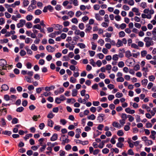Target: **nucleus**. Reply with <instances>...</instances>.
<instances>
[{"mask_svg": "<svg viewBox=\"0 0 156 156\" xmlns=\"http://www.w3.org/2000/svg\"><path fill=\"white\" fill-rule=\"evenodd\" d=\"M75 100L73 98H71L70 99H67V102L68 103H70L71 102L72 103H73L76 102Z\"/></svg>", "mask_w": 156, "mask_h": 156, "instance_id": "nucleus-40", "label": "nucleus"}, {"mask_svg": "<svg viewBox=\"0 0 156 156\" xmlns=\"http://www.w3.org/2000/svg\"><path fill=\"white\" fill-rule=\"evenodd\" d=\"M19 120L16 118H14L12 120V124H15L17 123L18 122Z\"/></svg>", "mask_w": 156, "mask_h": 156, "instance_id": "nucleus-45", "label": "nucleus"}, {"mask_svg": "<svg viewBox=\"0 0 156 156\" xmlns=\"http://www.w3.org/2000/svg\"><path fill=\"white\" fill-rule=\"evenodd\" d=\"M122 42V41L120 39L118 40L117 42L116 43V46L117 47H119L122 46L123 44Z\"/></svg>", "mask_w": 156, "mask_h": 156, "instance_id": "nucleus-13", "label": "nucleus"}, {"mask_svg": "<svg viewBox=\"0 0 156 156\" xmlns=\"http://www.w3.org/2000/svg\"><path fill=\"white\" fill-rule=\"evenodd\" d=\"M25 23V20L23 19L20 20V22L17 24V27L18 28L23 27Z\"/></svg>", "mask_w": 156, "mask_h": 156, "instance_id": "nucleus-3", "label": "nucleus"}, {"mask_svg": "<svg viewBox=\"0 0 156 156\" xmlns=\"http://www.w3.org/2000/svg\"><path fill=\"white\" fill-rule=\"evenodd\" d=\"M79 28L81 30H83L84 28V24L83 23H81L79 24Z\"/></svg>", "mask_w": 156, "mask_h": 156, "instance_id": "nucleus-53", "label": "nucleus"}, {"mask_svg": "<svg viewBox=\"0 0 156 156\" xmlns=\"http://www.w3.org/2000/svg\"><path fill=\"white\" fill-rule=\"evenodd\" d=\"M34 5L30 4V5L27 8L28 11H31V10H33L36 8V6L35 5L33 6Z\"/></svg>", "mask_w": 156, "mask_h": 156, "instance_id": "nucleus-19", "label": "nucleus"}, {"mask_svg": "<svg viewBox=\"0 0 156 156\" xmlns=\"http://www.w3.org/2000/svg\"><path fill=\"white\" fill-rule=\"evenodd\" d=\"M68 136H67V138L65 139H63L62 140V144L63 145H65L66 143H68L70 142V140L67 138Z\"/></svg>", "mask_w": 156, "mask_h": 156, "instance_id": "nucleus-14", "label": "nucleus"}, {"mask_svg": "<svg viewBox=\"0 0 156 156\" xmlns=\"http://www.w3.org/2000/svg\"><path fill=\"white\" fill-rule=\"evenodd\" d=\"M122 96L123 94L122 93L119 92H117L115 95L116 97L117 98H120Z\"/></svg>", "mask_w": 156, "mask_h": 156, "instance_id": "nucleus-54", "label": "nucleus"}, {"mask_svg": "<svg viewBox=\"0 0 156 156\" xmlns=\"http://www.w3.org/2000/svg\"><path fill=\"white\" fill-rule=\"evenodd\" d=\"M58 139V134L56 133H54L52 136L51 137L50 140L51 141H54Z\"/></svg>", "mask_w": 156, "mask_h": 156, "instance_id": "nucleus-10", "label": "nucleus"}, {"mask_svg": "<svg viewBox=\"0 0 156 156\" xmlns=\"http://www.w3.org/2000/svg\"><path fill=\"white\" fill-rule=\"evenodd\" d=\"M140 68V65L139 64H136L134 67V70L136 71L139 70Z\"/></svg>", "mask_w": 156, "mask_h": 156, "instance_id": "nucleus-61", "label": "nucleus"}, {"mask_svg": "<svg viewBox=\"0 0 156 156\" xmlns=\"http://www.w3.org/2000/svg\"><path fill=\"white\" fill-rule=\"evenodd\" d=\"M105 116V115L103 114H99V116L97 118V120L99 121V122H102L104 120L103 117Z\"/></svg>", "mask_w": 156, "mask_h": 156, "instance_id": "nucleus-5", "label": "nucleus"}, {"mask_svg": "<svg viewBox=\"0 0 156 156\" xmlns=\"http://www.w3.org/2000/svg\"><path fill=\"white\" fill-rule=\"evenodd\" d=\"M132 56V54L129 51H127L125 53V56L127 58H129Z\"/></svg>", "mask_w": 156, "mask_h": 156, "instance_id": "nucleus-18", "label": "nucleus"}, {"mask_svg": "<svg viewBox=\"0 0 156 156\" xmlns=\"http://www.w3.org/2000/svg\"><path fill=\"white\" fill-rule=\"evenodd\" d=\"M112 125L113 127L119 129L121 127V125L119 124L118 122L115 121L112 122Z\"/></svg>", "mask_w": 156, "mask_h": 156, "instance_id": "nucleus-4", "label": "nucleus"}, {"mask_svg": "<svg viewBox=\"0 0 156 156\" xmlns=\"http://www.w3.org/2000/svg\"><path fill=\"white\" fill-rule=\"evenodd\" d=\"M2 134L7 135L9 136L12 134V132L10 131L5 130L2 131Z\"/></svg>", "mask_w": 156, "mask_h": 156, "instance_id": "nucleus-17", "label": "nucleus"}, {"mask_svg": "<svg viewBox=\"0 0 156 156\" xmlns=\"http://www.w3.org/2000/svg\"><path fill=\"white\" fill-rule=\"evenodd\" d=\"M132 10L133 12H136L135 14L136 15L140 16V12L138 9L134 7L132 9Z\"/></svg>", "mask_w": 156, "mask_h": 156, "instance_id": "nucleus-7", "label": "nucleus"}, {"mask_svg": "<svg viewBox=\"0 0 156 156\" xmlns=\"http://www.w3.org/2000/svg\"><path fill=\"white\" fill-rule=\"evenodd\" d=\"M86 27L87 28L85 30V32L86 33L90 32L92 28V27L89 24L86 25Z\"/></svg>", "mask_w": 156, "mask_h": 156, "instance_id": "nucleus-8", "label": "nucleus"}, {"mask_svg": "<svg viewBox=\"0 0 156 156\" xmlns=\"http://www.w3.org/2000/svg\"><path fill=\"white\" fill-rule=\"evenodd\" d=\"M77 45L81 48H84L86 47V45L83 43H79L77 44Z\"/></svg>", "mask_w": 156, "mask_h": 156, "instance_id": "nucleus-25", "label": "nucleus"}, {"mask_svg": "<svg viewBox=\"0 0 156 156\" xmlns=\"http://www.w3.org/2000/svg\"><path fill=\"white\" fill-rule=\"evenodd\" d=\"M144 40L145 42V45L147 47H148L151 45H153L154 44V42L152 40V38L150 37H146L144 38Z\"/></svg>", "mask_w": 156, "mask_h": 156, "instance_id": "nucleus-1", "label": "nucleus"}, {"mask_svg": "<svg viewBox=\"0 0 156 156\" xmlns=\"http://www.w3.org/2000/svg\"><path fill=\"white\" fill-rule=\"evenodd\" d=\"M95 18L98 21H101L102 20V18L100 16L99 14L98 13L95 14Z\"/></svg>", "mask_w": 156, "mask_h": 156, "instance_id": "nucleus-15", "label": "nucleus"}, {"mask_svg": "<svg viewBox=\"0 0 156 156\" xmlns=\"http://www.w3.org/2000/svg\"><path fill=\"white\" fill-rule=\"evenodd\" d=\"M54 26H55V28L56 29V30H60L62 28V25H60L59 24H53V27H54Z\"/></svg>", "mask_w": 156, "mask_h": 156, "instance_id": "nucleus-22", "label": "nucleus"}, {"mask_svg": "<svg viewBox=\"0 0 156 156\" xmlns=\"http://www.w3.org/2000/svg\"><path fill=\"white\" fill-rule=\"evenodd\" d=\"M33 28L34 29L36 28L39 30L41 29V26L40 25L37 24L34 25L33 27Z\"/></svg>", "mask_w": 156, "mask_h": 156, "instance_id": "nucleus-57", "label": "nucleus"}, {"mask_svg": "<svg viewBox=\"0 0 156 156\" xmlns=\"http://www.w3.org/2000/svg\"><path fill=\"white\" fill-rule=\"evenodd\" d=\"M128 154L129 155H134V153L131 149L127 151Z\"/></svg>", "mask_w": 156, "mask_h": 156, "instance_id": "nucleus-48", "label": "nucleus"}, {"mask_svg": "<svg viewBox=\"0 0 156 156\" xmlns=\"http://www.w3.org/2000/svg\"><path fill=\"white\" fill-rule=\"evenodd\" d=\"M109 150L107 148H105L102 150V152L104 154H107L109 152Z\"/></svg>", "mask_w": 156, "mask_h": 156, "instance_id": "nucleus-52", "label": "nucleus"}, {"mask_svg": "<svg viewBox=\"0 0 156 156\" xmlns=\"http://www.w3.org/2000/svg\"><path fill=\"white\" fill-rule=\"evenodd\" d=\"M127 142L129 144V146L130 147L133 148V147L134 144L131 142V140L130 139H129L128 140Z\"/></svg>", "mask_w": 156, "mask_h": 156, "instance_id": "nucleus-43", "label": "nucleus"}, {"mask_svg": "<svg viewBox=\"0 0 156 156\" xmlns=\"http://www.w3.org/2000/svg\"><path fill=\"white\" fill-rule=\"evenodd\" d=\"M33 16L30 15H27L26 17V19L28 21L31 20L33 18Z\"/></svg>", "mask_w": 156, "mask_h": 156, "instance_id": "nucleus-44", "label": "nucleus"}, {"mask_svg": "<svg viewBox=\"0 0 156 156\" xmlns=\"http://www.w3.org/2000/svg\"><path fill=\"white\" fill-rule=\"evenodd\" d=\"M116 80L118 82H123L124 81V79L122 77H119L117 78Z\"/></svg>", "mask_w": 156, "mask_h": 156, "instance_id": "nucleus-41", "label": "nucleus"}, {"mask_svg": "<svg viewBox=\"0 0 156 156\" xmlns=\"http://www.w3.org/2000/svg\"><path fill=\"white\" fill-rule=\"evenodd\" d=\"M119 59L118 55L116 54L114 55L112 57V59L115 61H117Z\"/></svg>", "mask_w": 156, "mask_h": 156, "instance_id": "nucleus-50", "label": "nucleus"}, {"mask_svg": "<svg viewBox=\"0 0 156 156\" xmlns=\"http://www.w3.org/2000/svg\"><path fill=\"white\" fill-rule=\"evenodd\" d=\"M54 116L55 115L53 114L52 112H51L48 114L47 115V117L48 118L52 119Z\"/></svg>", "mask_w": 156, "mask_h": 156, "instance_id": "nucleus-49", "label": "nucleus"}, {"mask_svg": "<svg viewBox=\"0 0 156 156\" xmlns=\"http://www.w3.org/2000/svg\"><path fill=\"white\" fill-rule=\"evenodd\" d=\"M74 12L72 11H70L68 12L67 14L71 18L74 15Z\"/></svg>", "mask_w": 156, "mask_h": 156, "instance_id": "nucleus-58", "label": "nucleus"}, {"mask_svg": "<svg viewBox=\"0 0 156 156\" xmlns=\"http://www.w3.org/2000/svg\"><path fill=\"white\" fill-rule=\"evenodd\" d=\"M24 109V108L23 107H21L17 108L16 109V111L18 112H21L23 111Z\"/></svg>", "mask_w": 156, "mask_h": 156, "instance_id": "nucleus-39", "label": "nucleus"}, {"mask_svg": "<svg viewBox=\"0 0 156 156\" xmlns=\"http://www.w3.org/2000/svg\"><path fill=\"white\" fill-rule=\"evenodd\" d=\"M118 66L119 67L122 68L124 66V63L123 61L119 62L118 64Z\"/></svg>", "mask_w": 156, "mask_h": 156, "instance_id": "nucleus-37", "label": "nucleus"}, {"mask_svg": "<svg viewBox=\"0 0 156 156\" xmlns=\"http://www.w3.org/2000/svg\"><path fill=\"white\" fill-rule=\"evenodd\" d=\"M1 88L2 89L1 91V92H2L3 90H7L9 89V87L7 85L5 84L2 85Z\"/></svg>", "mask_w": 156, "mask_h": 156, "instance_id": "nucleus-11", "label": "nucleus"}, {"mask_svg": "<svg viewBox=\"0 0 156 156\" xmlns=\"http://www.w3.org/2000/svg\"><path fill=\"white\" fill-rule=\"evenodd\" d=\"M1 122L2 125L3 126H5L6 125L5 119L3 118H2L1 119Z\"/></svg>", "mask_w": 156, "mask_h": 156, "instance_id": "nucleus-46", "label": "nucleus"}, {"mask_svg": "<svg viewBox=\"0 0 156 156\" xmlns=\"http://www.w3.org/2000/svg\"><path fill=\"white\" fill-rule=\"evenodd\" d=\"M42 12L40 9H37L35 11V14L37 15H38L41 14Z\"/></svg>", "mask_w": 156, "mask_h": 156, "instance_id": "nucleus-38", "label": "nucleus"}, {"mask_svg": "<svg viewBox=\"0 0 156 156\" xmlns=\"http://www.w3.org/2000/svg\"><path fill=\"white\" fill-rule=\"evenodd\" d=\"M147 82L148 80L147 79H144L141 81L142 84L144 86H146Z\"/></svg>", "mask_w": 156, "mask_h": 156, "instance_id": "nucleus-23", "label": "nucleus"}, {"mask_svg": "<svg viewBox=\"0 0 156 156\" xmlns=\"http://www.w3.org/2000/svg\"><path fill=\"white\" fill-rule=\"evenodd\" d=\"M31 48L32 50L35 51H37V47L34 44H33L32 45Z\"/></svg>", "mask_w": 156, "mask_h": 156, "instance_id": "nucleus-29", "label": "nucleus"}, {"mask_svg": "<svg viewBox=\"0 0 156 156\" xmlns=\"http://www.w3.org/2000/svg\"><path fill=\"white\" fill-rule=\"evenodd\" d=\"M60 122L63 125H65L67 123L66 120L63 119H61Z\"/></svg>", "mask_w": 156, "mask_h": 156, "instance_id": "nucleus-60", "label": "nucleus"}, {"mask_svg": "<svg viewBox=\"0 0 156 156\" xmlns=\"http://www.w3.org/2000/svg\"><path fill=\"white\" fill-rule=\"evenodd\" d=\"M25 79L27 82L29 83H31L32 82V80L30 77L27 76H25Z\"/></svg>", "mask_w": 156, "mask_h": 156, "instance_id": "nucleus-31", "label": "nucleus"}, {"mask_svg": "<svg viewBox=\"0 0 156 156\" xmlns=\"http://www.w3.org/2000/svg\"><path fill=\"white\" fill-rule=\"evenodd\" d=\"M47 50L49 52H53L55 50L54 48L50 45H48L46 47Z\"/></svg>", "mask_w": 156, "mask_h": 156, "instance_id": "nucleus-6", "label": "nucleus"}, {"mask_svg": "<svg viewBox=\"0 0 156 156\" xmlns=\"http://www.w3.org/2000/svg\"><path fill=\"white\" fill-rule=\"evenodd\" d=\"M62 100L58 98H56L55 99V102L58 104H59L61 103Z\"/></svg>", "mask_w": 156, "mask_h": 156, "instance_id": "nucleus-63", "label": "nucleus"}, {"mask_svg": "<svg viewBox=\"0 0 156 156\" xmlns=\"http://www.w3.org/2000/svg\"><path fill=\"white\" fill-rule=\"evenodd\" d=\"M71 148V146L69 144H67L65 147V149L67 151H69Z\"/></svg>", "mask_w": 156, "mask_h": 156, "instance_id": "nucleus-64", "label": "nucleus"}, {"mask_svg": "<svg viewBox=\"0 0 156 156\" xmlns=\"http://www.w3.org/2000/svg\"><path fill=\"white\" fill-rule=\"evenodd\" d=\"M149 80L150 81H153L155 79V77L153 75H151L148 77Z\"/></svg>", "mask_w": 156, "mask_h": 156, "instance_id": "nucleus-47", "label": "nucleus"}, {"mask_svg": "<svg viewBox=\"0 0 156 156\" xmlns=\"http://www.w3.org/2000/svg\"><path fill=\"white\" fill-rule=\"evenodd\" d=\"M55 88L54 86L52 85L50 87H46L45 88V90L46 91H49L52 89H54Z\"/></svg>", "mask_w": 156, "mask_h": 156, "instance_id": "nucleus-21", "label": "nucleus"}, {"mask_svg": "<svg viewBox=\"0 0 156 156\" xmlns=\"http://www.w3.org/2000/svg\"><path fill=\"white\" fill-rule=\"evenodd\" d=\"M140 6L143 9H144L147 7V5L146 2H142L140 4Z\"/></svg>", "mask_w": 156, "mask_h": 156, "instance_id": "nucleus-56", "label": "nucleus"}, {"mask_svg": "<svg viewBox=\"0 0 156 156\" xmlns=\"http://www.w3.org/2000/svg\"><path fill=\"white\" fill-rule=\"evenodd\" d=\"M124 146V144L121 143V142H118L117 144H116V146L117 147L119 148H122V147Z\"/></svg>", "mask_w": 156, "mask_h": 156, "instance_id": "nucleus-51", "label": "nucleus"}, {"mask_svg": "<svg viewBox=\"0 0 156 156\" xmlns=\"http://www.w3.org/2000/svg\"><path fill=\"white\" fill-rule=\"evenodd\" d=\"M108 22H103L101 24V25L102 27H105V28H106L108 26Z\"/></svg>", "mask_w": 156, "mask_h": 156, "instance_id": "nucleus-33", "label": "nucleus"}, {"mask_svg": "<svg viewBox=\"0 0 156 156\" xmlns=\"http://www.w3.org/2000/svg\"><path fill=\"white\" fill-rule=\"evenodd\" d=\"M54 124V122L51 119H49L48 120V125L51 127H52Z\"/></svg>", "mask_w": 156, "mask_h": 156, "instance_id": "nucleus-16", "label": "nucleus"}, {"mask_svg": "<svg viewBox=\"0 0 156 156\" xmlns=\"http://www.w3.org/2000/svg\"><path fill=\"white\" fill-rule=\"evenodd\" d=\"M117 134L119 136H122L124 134L122 130H121L118 131L117 132Z\"/></svg>", "mask_w": 156, "mask_h": 156, "instance_id": "nucleus-32", "label": "nucleus"}, {"mask_svg": "<svg viewBox=\"0 0 156 156\" xmlns=\"http://www.w3.org/2000/svg\"><path fill=\"white\" fill-rule=\"evenodd\" d=\"M87 118L88 119L94 120L95 119L96 116L94 114H91V115L87 116Z\"/></svg>", "mask_w": 156, "mask_h": 156, "instance_id": "nucleus-26", "label": "nucleus"}, {"mask_svg": "<svg viewBox=\"0 0 156 156\" xmlns=\"http://www.w3.org/2000/svg\"><path fill=\"white\" fill-rule=\"evenodd\" d=\"M147 52L146 50H143L141 52V56L142 57H144L147 54Z\"/></svg>", "mask_w": 156, "mask_h": 156, "instance_id": "nucleus-35", "label": "nucleus"}, {"mask_svg": "<svg viewBox=\"0 0 156 156\" xmlns=\"http://www.w3.org/2000/svg\"><path fill=\"white\" fill-rule=\"evenodd\" d=\"M72 22L73 23L77 24L78 22V21L77 18H74L72 19Z\"/></svg>", "mask_w": 156, "mask_h": 156, "instance_id": "nucleus-62", "label": "nucleus"}, {"mask_svg": "<svg viewBox=\"0 0 156 156\" xmlns=\"http://www.w3.org/2000/svg\"><path fill=\"white\" fill-rule=\"evenodd\" d=\"M147 141V142H146V145L147 146L152 145L153 144V142L151 140H148Z\"/></svg>", "mask_w": 156, "mask_h": 156, "instance_id": "nucleus-55", "label": "nucleus"}, {"mask_svg": "<svg viewBox=\"0 0 156 156\" xmlns=\"http://www.w3.org/2000/svg\"><path fill=\"white\" fill-rule=\"evenodd\" d=\"M122 119L126 121V119L127 118V115L126 114L122 113L121 116Z\"/></svg>", "mask_w": 156, "mask_h": 156, "instance_id": "nucleus-27", "label": "nucleus"}, {"mask_svg": "<svg viewBox=\"0 0 156 156\" xmlns=\"http://www.w3.org/2000/svg\"><path fill=\"white\" fill-rule=\"evenodd\" d=\"M104 19L105 22L109 23V19L108 16V14H105V15Z\"/></svg>", "mask_w": 156, "mask_h": 156, "instance_id": "nucleus-30", "label": "nucleus"}, {"mask_svg": "<svg viewBox=\"0 0 156 156\" xmlns=\"http://www.w3.org/2000/svg\"><path fill=\"white\" fill-rule=\"evenodd\" d=\"M126 25L125 23H122L120 25V28L122 30H123L126 27Z\"/></svg>", "mask_w": 156, "mask_h": 156, "instance_id": "nucleus-59", "label": "nucleus"}, {"mask_svg": "<svg viewBox=\"0 0 156 156\" xmlns=\"http://www.w3.org/2000/svg\"><path fill=\"white\" fill-rule=\"evenodd\" d=\"M26 26L27 28H30L32 27V24L31 23L28 22L26 24Z\"/></svg>", "mask_w": 156, "mask_h": 156, "instance_id": "nucleus-34", "label": "nucleus"}, {"mask_svg": "<svg viewBox=\"0 0 156 156\" xmlns=\"http://www.w3.org/2000/svg\"><path fill=\"white\" fill-rule=\"evenodd\" d=\"M77 90L76 89H74L72 91V95L73 97L76 96L77 95Z\"/></svg>", "mask_w": 156, "mask_h": 156, "instance_id": "nucleus-24", "label": "nucleus"}, {"mask_svg": "<svg viewBox=\"0 0 156 156\" xmlns=\"http://www.w3.org/2000/svg\"><path fill=\"white\" fill-rule=\"evenodd\" d=\"M119 37H122L125 36V34L123 31H121L119 32Z\"/></svg>", "mask_w": 156, "mask_h": 156, "instance_id": "nucleus-28", "label": "nucleus"}, {"mask_svg": "<svg viewBox=\"0 0 156 156\" xmlns=\"http://www.w3.org/2000/svg\"><path fill=\"white\" fill-rule=\"evenodd\" d=\"M29 3V1L28 0H24L23 2V7H25L27 6Z\"/></svg>", "mask_w": 156, "mask_h": 156, "instance_id": "nucleus-20", "label": "nucleus"}, {"mask_svg": "<svg viewBox=\"0 0 156 156\" xmlns=\"http://www.w3.org/2000/svg\"><path fill=\"white\" fill-rule=\"evenodd\" d=\"M127 118H129L128 120L130 122H132L134 120V118L130 115H128Z\"/></svg>", "mask_w": 156, "mask_h": 156, "instance_id": "nucleus-36", "label": "nucleus"}, {"mask_svg": "<svg viewBox=\"0 0 156 156\" xmlns=\"http://www.w3.org/2000/svg\"><path fill=\"white\" fill-rule=\"evenodd\" d=\"M3 106L0 107V111L2 114L5 115L7 113V110L6 108H2Z\"/></svg>", "mask_w": 156, "mask_h": 156, "instance_id": "nucleus-9", "label": "nucleus"}, {"mask_svg": "<svg viewBox=\"0 0 156 156\" xmlns=\"http://www.w3.org/2000/svg\"><path fill=\"white\" fill-rule=\"evenodd\" d=\"M142 17L143 18H147L150 19L151 18V16L150 14L146 15L145 14H142L141 15Z\"/></svg>", "mask_w": 156, "mask_h": 156, "instance_id": "nucleus-12", "label": "nucleus"}, {"mask_svg": "<svg viewBox=\"0 0 156 156\" xmlns=\"http://www.w3.org/2000/svg\"><path fill=\"white\" fill-rule=\"evenodd\" d=\"M33 135L32 134H27L24 137V139L25 140H27V139H29V137H31Z\"/></svg>", "mask_w": 156, "mask_h": 156, "instance_id": "nucleus-42", "label": "nucleus"}, {"mask_svg": "<svg viewBox=\"0 0 156 156\" xmlns=\"http://www.w3.org/2000/svg\"><path fill=\"white\" fill-rule=\"evenodd\" d=\"M8 64L6 61L4 59H0V68L3 70H7Z\"/></svg>", "mask_w": 156, "mask_h": 156, "instance_id": "nucleus-2", "label": "nucleus"}]
</instances>
